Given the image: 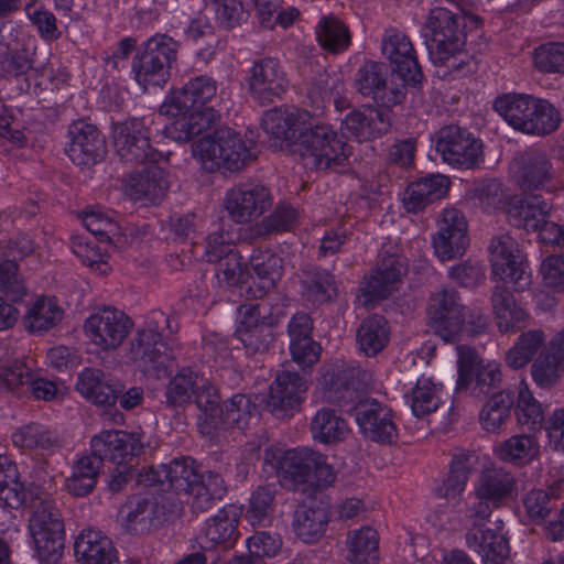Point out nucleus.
I'll return each mask as SVG.
<instances>
[{
	"instance_id": "14",
	"label": "nucleus",
	"mask_w": 564,
	"mask_h": 564,
	"mask_svg": "<svg viewBox=\"0 0 564 564\" xmlns=\"http://www.w3.org/2000/svg\"><path fill=\"white\" fill-rule=\"evenodd\" d=\"M111 138L116 154L129 164L155 163L162 153L150 143V130L138 118L112 124Z\"/></svg>"
},
{
	"instance_id": "53",
	"label": "nucleus",
	"mask_w": 564,
	"mask_h": 564,
	"mask_svg": "<svg viewBox=\"0 0 564 564\" xmlns=\"http://www.w3.org/2000/svg\"><path fill=\"white\" fill-rule=\"evenodd\" d=\"M12 442L21 448H40L53 451L58 447V435L48 426L32 422L18 429L12 434Z\"/></svg>"
},
{
	"instance_id": "19",
	"label": "nucleus",
	"mask_w": 564,
	"mask_h": 564,
	"mask_svg": "<svg viewBox=\"0 0 564 564\" xmlns=\"http://www.w3.org/2000/svg\"><path fill=\"white\" fill-rule=\"evenodd\" d=\"M149 442L143 433L108 430L95 435L90 448L104 460L120 466H134V462L144 453Z\"/></svg>"
},
{
	"instance_id": "42",
	"label": "nucleus",
	"mask_w": 564,
	"mask_h": 564,
	"mask_svg": "<svg viewBox=\"0 0 564 564\" xmlns=\"http://www.w3.org/2000/svg\"><path fill=\"white\" fill-rule=\"evenodd\" d=\"M74 552L82 564H110L115 558L111 540L100 531H83L74 543Z\"/></svg>"
},
{
	"instance_id": "3",
	"label": "nucleus",
	"mask_w": 564,
	"mask_h": 564,
	"mask_svg": "<svg viewBox=\"0 0 564 564\" xmlns=\"http://www.w3.org/2000/svg\"><path fill=\"white\" fill-rule=\"evenodd\" d=\"M169 316L160 311L152 312L147 327L138 330L130 344V354L138 368L148 376L160 379L167 376L175 359L173 348L163 334L169 327Z\"/></svg>"
},
{
	"instance_id": "58",
	"label": "nucleus",
	"mask_w": 564,
	"mask_h": 564,
	"mask_svg": "<svg viewBox=\"0 0 564 564\" xmlns=\"http://www.w3.org/2000/svg\"><path fill=\"white\" fill-rule=\"evenodd\" d=\"M186 41L195 45L197 56L204 61H210L216 52L217 37L214 28L203 19H194L185 29Z\"/></svg>"
},
{
	"instance_id": "33",
	"label": "nucleus",
	"mask_w": 564,
	"mask_h": 564,
	"mask_svg": "<svg viewBox=\"0 0 564 564\" xmlns=\"http://www.w3.org/2000/svg\"><path fill=\"white\" fill-rule=\"evenodd\" d=\"M223 413L219 416H210L212 425H204L208 438H214L220 432L227 431L231 427L243 429L252 412L256 411V404L251 397L237 393L227 401L223 402Z\"/></svg>"
},
{
	"instance_id": "35",
	"label": "nucleus",
	"mask_w": 564,
	"mask_h": 564,
	"mask_svg": "<svg viewBox=\"0 0 564 564\" xmlns=\"http://www.w3.org/2000/svg\"><path fill=\"white\" fill-rule=\"evenodd\" d=\"M239 513L236 507L228 506L218 511L206 525L205 542L202 543L203 550L217 547L220 551L231 549L238 536Z\"/></svg>"
},
{
	"instance_id": "64",
	"label": "nucleus",
	"mask_w": 564,
	"mask_h": 564,
	"mask_svg": "<svg viewBox=\"0 0 564 564\" xmlns=\"http://www.w3.org/2000/svg\"><path fill=\"white\" fill-rule=\"evenodd\" d=\"M528 517L533 522L546 520L557 509V499L542 489H533L523 499Z\"/></svg>"
},
{
	"instance_id": "26",
	"label": "nucleus",
	"mask_w": 564,
	"mask_h": 564,
	"mask_svg": "<svg viewBox=\"0 0 564 564\" xmlns=\"http://www.w3.org/2000/svg\"><path fill=\"white\" fill-rule=\"evenodd\" d=\"M468 243L467 221L463 213L456 208L444 209L437 220V232L433 237L436 256L442 261L463 256Z\"/></svg>"
},
{
	"instance_id": "46",
	"label": "nucleus",
	"mask_w": 564,
	"mask_h": 564,
	"mask_svg": "<svg viewBox=\"0 0 564 564\" xmlns=\"http://www.w3.org/2000/svg\"><path fill=\"white\" fill-rule=\"evenodd\" d=\"M360 351L372 357L379 354L389 343L390 328L388 321L375 314L361 322L356 334Z\"/></svg>"
},
{
	"instance_id": "4",
	"label": "nucleus",
	"mask_w": 564,
	"mask_h": 564,
	"mask_svg": "<svg viewBox=\"0 0 564 564\" xmlns=\"http://www.w3.org/2000/svg\"><path fill=\"white\" fill-rule=\"evenodd\" d=\"M466 18L460 9L434 7L424 22L426 48L435 64H445L462 54L466 44Z\"/></svg>"
},
{
	"instance_id": "59",
	"label": "nucleus",
	"mask_w": 564,
	"mask_h": 564,
	"mask_svg": "<svg viewBox=\"0 0 564 564\" xmlns=\"http://www.w3.org/2000/svg\"><path fill=\"white\" fill-rule=\"evenodd\" d=\"M412 413L422 417L436 411L441 404L440 388L429 378H420L409 397Z\"/></svg>"
},
{
	"instance_id": "45",
	"label": "nucleus",
	"mask_w": 564,
	"mask_h": 564,
	"mask_svg": "<svg viewBox=\"0 0 564 564\" xmlns=\"http://www.w3.org/2000/svg\"><path fill=\"white\" fill-rule=\"evenodd\" d=\"M497 326L501 333L520 328L527 318V313L517 306L512 293L503 284H497L490 297Z\"/></svg>"
},
{
	"instance_id": "1",
	"label": "nucleus",
	"mask_w": 564,
	"mask_h": 564,
	"mask_svg": "<svg viewBox=\"0 0 564 564\" xmlns=\"http://www.w3.org/2000/svg\"><path fill=\"white\" fill-rule=\"evenodd\" d=\"M517 495V480L511 471L502 467L486 468L475 484L474 502L467 510L469 528L465 539L467 546L479 547L481 543L508 540L502 521L490 520L494 509L500 508Z\"/></svg>"
},
{
	"instance_id": "21",
	"label": "nucleus",
	"mask_w": 564,
	"mask_h": 564,
	"mask_svg": "<svg viewBox=\"0 0 564 564\" xmlns=\"http://www.w3.org/2000/svg\"><path fill=\"white\" fill-rule=\"evenodd\" d=\"M195 462L191 457H181L162 464L151 466L138 473L137 481L145 487L159 486L161 490H174L177 494L187 492L194 481L198 480Z\"/></svg>"
},
{
	"instance_id": "41",
	"label": "nucleus",
	"mask_w": 564,
	"mask_h": 564,
	"mask_svg": "<svg viewBox=\"0 0 564 564\" xmlns=\"http://www.w3.org/2000/svg\"><path fill=\"white\" fill-rule=\"evenodd\" d=\"M127 188L130 196L135 200L147 199L158 203L163 199L169 188L164 171L158 165H151L142 172L129 175Z\"/></svg>"
},
{
	"instance_id": "31",
	"label": "nucleus",
	"mask_w": 564,
	"mask_h": 564,
	"mask_svg": "<svg viewBox=\"0 0 564 564\" xmlns=\"http://www.w3.org/2000/svg\"><path fill=\"white\" fill-rule=\"evenodd\" d=\"M76 390L96 405L111 406L122 391V383L101 369L85 368L78 373Z\"/></svg>"
},
{
	"instance_id": "18",
	"label": "nucleus",
	"mask_w": 564,
	"mask_h": 564,
	"mask_svg": "<svg viewBox=\"0 0 564 564\" xmlns=\"http://www.w3.org/2000/svg\"><path fill=\"white\" fill-rule=\"evenodd\" d=\"M436 151L444 162L458 169H473L482 159V143L466 128L449 124L441 128L436 137Z\"/></svg>"
},
{
	"instance_id": "34",
	"label": "nucleus",
	"mask_w": 564,
	"mask_h": 564,
	"mask_svg": "<svg viewBox=\"0 0 564 564\" xmlns=\"http://www.w3.org/2000/svg\"><path fill=\"white\" fill-rule=\"evenodd\" d=\"M449 178L442 174H429L410 183L404 192L403 205L410 213L423 210L441 199L449 188Z\"/></svg>"
},
{
	"instance_id": "27",
	"label": "nucleus",
	"mask_w": 564,
	"mask_h": 564,
	"mask_svg": "<svg viewBox=\"0 0 564 564\" xmlns=\"http://www.w3.org/2000/svg\"><path fill=\"white\" fill-rule=\"evenodd\" d=\"M131 327V319L122 311L110 307L93 314L85 324L88 337L105 350L120 346Z\"/></svg>"
},
{
	"instance_id": "20",
	"label": "nucleus",
	"mask_w": 564,
	"mask_h": 564,
	"mask_svg": "<svg viewBox=\"0 0 564 564\" xmlns=\"http://www.w3.org/2000/svg\"><path fill=\"white\" fill-rule=\"evenodd\" d=\"M391 109L373 104L354 108L341 120V130L358 142L379 139L391 130Z\"/></svg>"
},
{
	"instance_id": "13",
	"label": "nucleus",
	"mask_w": 564,
	"mask_h": 564,
	"mask_svg": "<svg viewBox=\"0 0 564 564\" xmlns=\"http://www.w3.org/2000/svg\"><path fill=\"white\" fill-rule=\"evenodd\" d=\"M488 250L492 273L505 284H512L517 292L524 291L530 286L529 264L524 260L518 242L509 234L492 237Z\"/></svg>"
},
{
	"instance_id": "44",
	"label": "nucleus",
	"mask_w": 564,
	"mask_h": 564,
	"mask_svg": "<svg viewBox=\"0 0 564 564\" xmlns=\"http://www.w3.org/2000/svg\"><path fill=\"white\" fill-rule=\"evenodd\" d=\"M516 402V394L511 390L496 391L484 404L479 421L487 432L502 431L510 420V413Z\"/></svg>"
},
{
	"instance_id": "55",
	"label": "nucleus",
	"mask_w": 564,
	"mask_h": 564,
	"mask_svg": "<svg viewBox=\"0 0 564 564\" xmlns=\"http://www.w3.org/2000/svg\"><path fill=\"white\" fill-rule=\"evenodd\" d=\"M196 388L194 392L195 397V403L197 408L202 411V414L198 417L197 427L199 433L203 436L207 437V432L204 429V425L208 423V425H212L209 422L210 416H219L223 413L220 402V395L217 391V389L212 384V382L199 376L198 381L196 382Z\"/></svg>"
},
{
	"instance_id": "52",
	"label": "nucleus",
	"mask_w": 564,
	"mask_h": 564,
	"mask_svg": "<svg viewBox=\"0 0 564 564\" xmlns=\"http://www.w3.org/2000/svg\"><path fill=\"white\" fill-rule=\"evenodd\" d=\"M321 46L330 53H341L350 44L348 28L337 17L329 14L323 17L315 28Z\"/></svg>"
},
{
	"instance_id": "63",
	"label": "nucleus",
	"mask_w": 564,
	"mask_h": 564,
	"mask_svg": "<svg viewBox=\"0 0 564 564\" xmlns=\"http://www.w3.org/2000/svg\"><path fill=\"white\" fill-rule=\"evenodd\" d=\"M534 64L543 73L564 74V42H549L534 52Z\"/></svg>"
},
{
	"instance_id": "24",
	"label": "nucleus",
	"mask_w": 564,
	"mask_h": 564,
	"mask_svg": "<svg viewBox=\"0 0 564 564\" xmlns=\"http://www.w3.org/2000/svg\"><path fill=\"white\" fill-rule=\"evenodd\" d=\"M355 417L361 433L368 440L380 444H392L398 438L392 411L376 399L358 400L354 406Z\"/></svg>"
},
{
	"instance_id": "49",
	"label": "nucleus",
	"mask_w": 564,
	"mask_h": 564,
	"mask_svg": "<svg viewBox=\"0 0 564 564\" xmlns=\"http://www.w3.org/2000/svg\"><path fill=\"white\" fill-rule=\"evenodd\" d=\"M476 465L474 452L456 448L452 454L449 474L444 480L443 490L445 498H455L465 490L469 475Z\"/></svg>"
},
{
	"instance_id": "56",
	"label": "nucleus",
	"mask_w": 564,
	"mask_h": 564,
	"mask_svg": "<svg viewBox=\"0 0 564 564\" xmlns=\"http://www.w3.org/2000/svg\"><path fill=\"white\" fill-rule=\"evenodd\" d=\"M545 336L542 330H529L523 333L514 346L506 354V364L512 369H520L528 365L542 348Z\"/></svg>"
},
{
	"instance_id": "15",
	"label": "nucleus",
	"mask_w": 564,
	"mask_h": 564,
	"mask_svg": "<svg viewBox=\"0 0 564 564\" xmlns=\"http://www.w3.org/2000/svg\"><path fill=\"white\" fill-rule=\"evenodd\" d=\"M371 375L355 362H336L323 369L321 384L325 398L335 404L355 402L368 389Z\"/></svg>"
},
{
	"instance_id": "40",
	"label": "nucleus",
	"mask_w": 564,
	"mask_h": 564,
	"mask_svg": "<svg viewBox=\"0 0 564 564\" xmlns=\"http://www.w3.org/2000/svg\"><path fill=\"white\" fill-rule=\"evenodd\" d=\"M329 521L328 509L315 500L300 505L293 514V528L299 539L305 543L319 540Z\"/></svg>"
},
{
	"instance_id": "5",
	"label": "nucleus",
	"mask_w": 564,
	"mask_h": 564,
	"mask_svg": "<svg viewBox=\"0 0 564 564\" xmlns=\"http://www.w3.org/2000/svg\"><path fill=\"white\" fill-rule=\"evenodd\" d=\"M296 151L306 164L318 170L343 165L350 154V147L327 123L316 121L308 112V118L301 126L296 137Z\"/></svg>"
},
{
	"instance_id": "47",
	"label": "nucleus",
	"mask_w": 564,
	"mask_h": 564,
	"mask_svg": "<svg viewBox=\"0 0 564 564\" xmlns=\"http://www.w3.org/2000/svg\"><path fill=\"white\" fill-rule=\"evenodd\" d=\"M313 438L322 444H333L343 441L349 427L347 422L333 409L318 410L311 421Z\"/></svg>"
},
{
	"instance_id": "17",
	"label": "nucleus",
	"mask_w": 564,
	"mask_h": 564,
	"mask_svg": "<svg viewBox=\"0 0 564 564\" xmlns=\"http://www.w3.org/2000/svg\"><path fill=\"white\" fill-rule=\"evenodd\" d=\"M426 311L437 336L446 343L458 340L465 321V306L455 289L444 288L433 293Z\"/></svg>"
},
{
	"instance_id": "30",
	"label": "nucleus",
	"mask_w": 564,
	"mask_h": 564,
	"mask_svg": "<svg viewBox=\"0 0 564 564\" xmlns=\"http://www.w3.org/2000/svg\"><path fill=\"white\" fill-rule=\"evenodd\" d=\"M513 169L517 184L523 192L553 188L555 171L546 153L540 150L519 153L513 159Z\"/></svg>"
},
{
	"instance_id": "6",
	"label": "nucleus",
	"mask_w": 564,
	"mask_h": 564,
	"mask_svg": "<svg viewBox=\"0 0 564 564\" xmlns=\"http://www.w3.org/2000/svg\"><path fill=\"white\" fill-rule=\"evenodd\" d=\"M193 152L209 171L239 172L254 159L242 137L228 127L200 138Z\"/></svg>"
},
{
	"instance_id": "51",
	"label": "nucleus",
	"mask_w": 564,
	"mask_h": 564,
	"mask_svg": "<svg viewBox=\"0 0 564 564\" xmlns=\"http://www.w3.org/2000/svg\"><path fill=\"white\" fill-rule=\"evenodd\" d=\"M499 459L522 465L532 462L540 454V445L534 436L519 434L509 437L496 448Z\"/></svg>"
},
{
	"instance_id": "38",
	"label": "nucleus",
	"mask_w": 564,
	"mask_h": 564,
	"mask_svg": "<svg viewBox=\"0 0 564 564\" xmlns=\"http://www.w3.org/2000/svg\"><path fill=\"white\" fill-rule=\"evenodd\" d=\"M552 209L539 194L525 195L514 198L508 208V220L517 227L527 231H536Z\"/></svg>"
},
{
	"instance_id": "61",
	"label": "nucleus",
	"mask_w": 564,
	"mask_h": 564,
	"mask_svg": "<svg viewBox=\"0 0 564 564\" xmlns=\"http://www.w3.org/2000/svg\"><path fill=\"white\" fill-rule=\"evenodd\" d=\"M0 292L11 302H19L28 294L25 280L14 260H0Z\"/></svg>"
},
{
	"instance_id": "10",
	"label": "nucleus",
	"mask_w": 564,
	"mask_h": 564,
	"mask_svg": "<svg viewBox=\"0 0 564 564\" xmlns=\"http://www.w3.org/2000/svg\"><path fill=\"white\" fill-rule=\"evenodd\" d=\"M281 312L267 301L243 304L235 335L249 354L264 352L273 340V328L279 324Z\"/></svg>"
},
{
	"instance_id": "36",
	"label": "nucleus",
	"mask_w": 564,
	"mask_h": 564,
	"mask_svg": "<svg viewBox=\"0 0 564 564\" xmlns=\"http://www.w3.org/2000/svg\"><path fill=\"white\" fill-rule=\"evenodd\" d=\"M249 264L257 275L252 284L246 288V294L249 297L261 299L270 290L275 288L276 282L282 275V259L269 251H258L250 256Z\"/></svg>"
},
{
	"instance_id": "9",
	"label": "nucleus",
	"mask_w": 564,
	"mask_h": 564,
	"mask_svg": "<svg viewBox=\"0 0 564 564\" xmlns=\"http://www.w3.org/2000/svg\"><path fill=\"white\" fill-rule=\"evenodd\" d=\"M177 51L178 43L161 33L151 36L139 47L132 61V73L143 90L149 86L161 87L167 83Z\"/></svg>"
},
{
	"instance_id": "50",
	"label": "nucleus",
	"mask_w": 564,
	"mask_h": 564,
	"mask_svg": "<svg viewBox=\"0 0 564 564\" xmlns=\"http://www.w3.org/2000/svg\"><path fill=\"white\" fill-rule=\"evenodd\" d=\"M28 494L20 481L18 467L8 457L0 455V501L18 509L26 502Z\"/></svg>"
},
{
	"instance_id": "48",
	"label": "nucleus",
	"mask_w": 564,
	"mask_h": 564,
	"mask_svg": "<svg viewBox=\"0 0 564 564\" xmlns=\"http://www.w3.org/2000/svg\"><path fill=\"white\" fill-rule=\"evenodd\" d=\"M378 533L370 527L354 530L347 539L349 564H377L379 561Z\"/></svg>"
},
{
	"instance_id": "39",
	"label": "nucleus",
	"mask_w": 564,
	"mask_h": 564,
	"mask_svg": "<svg viewBox=\"0 0 564 564\" xmlns=\"http://www.w3.org/2000/svg\"><path fill=\"white\" fill-rule=\"evenodd\" d=\"M404 271V264L400 258L395 256L382 258L361 289L364 296L371 301L387 299L394 289V284L400 282Z\"/></svg>"
},
{
	"instance_id": "28",
	"label": "nucleus",
	"mask_w": 564,
	"mask_h": 564,
	"mask_svg": "<svg viewBox=\"0 0 564 564\" xmlns=\"http://www.w3.org/2000/svg\"><path fill=\"white\" fill-rule=\"evenodd\" d=\"M217 91L216 82L206 75L192 78L181 89L174 90L160 107V115L178 116L188 110H202Z\"/></svg>"
},
{
	"instance_id": "7",
	"label": "nucleus",
	"mask_w": 564,
	"mask_h": 564,
	"mask_svg": "<svg viewBox=\"0 0 564 564\" xmlns=\"http://www.w3.org/2000/svg\"><path fill=\"white\" fill-rule=\"evenodd\" d=\"M278 473L285 486L296 489L300 485L325 488L336 479L332 465L322 453L308 447L282 452L276 457Z\"/></svg>"
},
{
	"instance_id": "62",
	"label": "nucleus",
	"mask_w": 564,
	"mask_h": 564,
	"mask_svg": "<svg viewBox=\"0 0 564 564\" xmlns=\"http://www.w3.org/2000/svg\"><path fill=\"white\" fill-rule=\"evenodd\" d=\"M274 490L270 487H259L251 495L246 519L251 525H262L269 521L273 511Z\"/></svg>"
},
{
	"instance_id": "57",
	"label": "nucleus",
	"mask_w": 564,
	"mask_h": 564,
	"mask_svg": "<svg viewBox=\"0 0 564 564\" xmlns=\"http://www.w3.org/2000/svg\"><path fill=\"white\" fill-rule=\"evenodd\" d=\"M199 375L188 368L182 369L171 378L165 387L164 397L167 406L182 408L191 402Z\"/></svg>"
},
{
	"instance_id": "29",
	"label": "nucleus",
	"mask_w": 564,
	"mask_h": 564,
	"mask_svg": "<svg viewBox=\"0 0 564 564\" xmlns=\"http://www.w3.org/2000/svg\"><path fill=\"white\" fill-rule=\"evenodd\" d=\"M381 51L390 62L392 72L402 79L405 86L415 87L421 84L423 73L408 36L400 33L387 35L382 40Z\"/></svg>"
},
{
	"instance_id": "22",
	"label": "nucleus",
	"mask_w": 564,
	"mask_h": 564,
	"mask_svg": "<svg viewBox=\"0 0 564 564\" xmlns=\"http://www.w3.org/2000/svg\"><path fill=\"white\" fill-rule=\"evenodd\" d=\"M306 379L295 371L283 370L271 383L265 409L278 419L292 416L305 398Z\"/></svg>"
},
{
	"instance_id": "8",
	"label": "nucleus",
	"mask_w": 564,
	"mask_h": 564,
	"mask_svg": "<svg viewBox=\"0 0 564 564\" xmlns=\"http://www.w3.org/2000/svg\"><path fill=\"white\" fill-rule=\"evenodd\" d=\"M29 529L37 557L43 564H58L65 543L64 521L56 503L48 498H36Z\"/></svg>"
},
{
	"instance_id": "16",
	"label": "nucleus",
	"mask_w": 564,
	"mask_h": 564,
	"mask_svg": "<svg viewBox=\"0 0 564 564\" xmlns=\"http://www.w3.org/2000/svg\"><path fill=\"white\" fill-rule=\"evenodd\" d=\"M273 204L270 189L259 181L248 180L230 187L224 207L237 224L250 223L263 215Z\"/></svg>"
},
{
	"instance_id": "32",
	"label": "nucleus",
	"mask_w": 564,
	"mask_h": 564,
	"mask_svg": "<svg viewBox=\"0 0 564 564\" xmlns=\"http://www.w3.org/2000/svg\"><path fill=\"white\" fill-rule=\"evenodd\" d=\"M307 118L308 111L306 110L288 111L274 108L264 113L261 127L268 135L275 140L274 145L283 147V143L295 145L301 126L305 123Z\"/></svg>"
},
{
	"instance_id": "54",
	"label": "nucleus",
	"mask_w": 564,
	"mask_h": 564,
	"mask_svg": "<svg viewBox=\"0 0 564 564\" xmlns=\"http://www.w3.org/2000/svg\"><path fill=\"white\" fill-rule=\"evenodd\" d=\"M63 317V311L51 299H39L26 311L23 324L30 333H43L55 326Z\"/></svg>"
},
{
	"instance_id": "23",
	"label": "nucleus",
	"mask_w": 564,
	"mask_h": 564,
	"mask_svg": "<svg viewBox=\"0 0 564 564\" xmlns=\"http://www.w3.org/2000/svg\"><path fill=\"white\" fill-rule=\"evenodd\" d=\"M69 142L66 154L78 166L90 167L106 155V141L98 128L84 120L74 121L68 127Z\"/></svg>"
},
{
	"instance_id": "11",
	"label": "nucleus",
	"mask_w": 564,
	"mask_h": 564,
	"mask_svg": "<svg viewBox=\"0 0 564 564\" xmlns=\"http://www.w3.org/2000/svg\"><path fill=\"white\" fill-rule=\"evenodd\" d=\"M24 76L20 90L26 94H37L43 82L40 78L52 79L53 68L46 54L39 55L36 46L24 45L21 48H8L0 54V78L12 79Z\"/></svg>"
},
{
	"instance_id": "37",
	"label": "nucleus",
	"mask_w": 564,
	"mask_h": 564,
	"mask_svg": "<svg viewBox=\"0 0 564 564\" xmlns=\"http://www.w3.org/2000/svg\"><path fill=\"white\" fill-rule=\"evenodd\" d=\"M165 127V135L176 142L185 143L212 128L219 119V113L214 108L202 110H188L178 116Z\"/></svg>"
},
{
	"instance_id": "25",
	"label": "nucleus",
	"mask_w": 564,
	"mask_h": 564,
	"mask_svg": "<svg viewBox=\"0 0 564 564\" xmlns=\"http://www.w3.org/2000/svg\"><path fill=\"white\" fill-rule=\"evenodd\" d=\"M288 84L285 73L273 57L257 61L250 69L249 93L261 106H269L281 99Z\"/></svg>"
},
{
	"instance_id": "60",
	"label": "nucleus",
	"mask_w": 564,
	"mask_h": 564,
	"mask_svg": "<svg viewBox=\"0 0 564 564\" xmlns=\"http://www.w3.org/2000/svg\"><path fill=\"white\" fill-rule=\"evenodd\" d=\"M564 372V365L546 347L531 366L534 382L541 388L554 387Z\"/></svg>"
},
{
	"instance_id": "12",
	"label": "nucleus",
	"mask_w": 564,
	"mask_h": 564,
	"mask_svg": "<svg viewBox=\"0 0 564 564\" xmlns=\"http://www.w3.org/2000/svg\"><path fill=\"white\" fill-rule=\"evenodd\" d=\"M356 93L373 105L393 108L401 105L406 97L405 85L388 83L386 64L366 61L358 67L354 77Z\"/></svg>"
},
{
	"instance_id": "2",
	"label": "nucleus",
	"mask_w": 564,
	"mask_h": 564,
	"mask_svg": "<svg viewBox=\"0 0 564 564\" xmlns=\"http://www.w3.org/2000/svg\"><path fill=\"white\" fill-rule=\"evenodd\" d=\"M494 109L513 129L534 135L554 132L561 122L558 110L547 100L530 95L506 94L494 101Z\"/></svg>"
},
{
	"instance_id": "43",
	"label": "nucleus",
	"mask_w": 564,
	"mask_h": 564,
	"mask_svg": "<svg viewBox=\"0 0 564 564\" xmlns=\"http://www.w3.org/2000/svg\"><path fill=\"white\" fill-rule=\"evenodd\" d=\"M301 284L304 297L312 304L329 303L338 295L334 274L321 267L310 265L303 269Z\"/></svg>"
}]
</instances>
